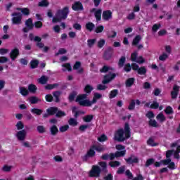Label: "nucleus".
Wrapping results in <instances>:
<instances>
[{
    "instance_id": "c9c22d12",
    "label": "nucleus",
    "mask_w": 180,
    "mask_h": 180,
    "mask_svg": "<svg viewBox=\"0 0 180 180\" xmlns=\"http://www.w3.org/2000/svg\"><path fill=\"white\" fill-rule=\"evenodd\" d=\"M28 89L30 92H32V94H34L36 91L37 90V87L34 84H30L28 86Z\"/></svg>"
},
{
    "instance_id": "4c0bfd02",
    "label": "nucleus",
    "mask_w": 180,
    "mask_h": 180,
    "mask_svg": "<svg viewBox=\"0 0 180 180\" xmlns=\"http://www.w3.org/2000/svg\"><path fill=\"white\" fill-rule=\"evenodd\" d=\"M94 27H95V25H94L92 22L86 24V29H87V30L89 32H92V30H94Z\"/></svg>"
},
{
    "instance_id": "e2e57ef3",
    "label": "nucleus",
    "mask_w": 180,
    "mask_h": 180,
    "mask_svg": "<svg viewBox=\"0 0 180 180\" xmlns=\"http://www.w3.org/2000/svg\"><path fill=\"white\" fill-rule=\"evenodd\" d=\"M160 27H161V24H155L152 27V30L155 32Z\"/></svg>"
},
{
    "instance_id": "4d7b16f0",
    "label": "nucleus",
    "mask_w": 180,
    "mask_h": 180,
    "mask_svg": "<svg viewBox=\"0 0 180 180\" xmlns=\"http://www.w3.org/2000/svg\"><path fill=\"white\" fill-rule=\"evenodd\" d=\"M39 6H49V1L47 0H42L39 3Z\"/></svg>"
},
{
    "instance_id": "774afa93",
    "label": "nucleus",
    "mask_w": 180,
    "mask_h": 180,
    "mask_svg": "<svg viewBox=\"0 0 180 180\" xmlns=\"http://www.w3.org/2000/svg\"><path fill=\"white\" fill-rule=\"evenodd\" d=\"M57 86V84H48L45 86L46 89H54Z\"/></svg>"
},
{
    "instance_id": "3c124183",
    "label": "nucleus",
    "mask_w": 180,
    "mask_h": 180,
    "mask_svg": "<svg viewBox=\"0 0 180 180\" xmlns=\"http://www.w3.org/2000/svg\"><path fill=\"white\" fill-rule=\"evenodd\" d=\"M98 140L100 141V143H103V141H106V140H108V136H106L105 134H103L98 138Z\"/></svg>"
},
{
    "instance_id": "8fccbe9b",
    "label": "nucleus",
    "mask_w": 180,
    "mask_h": 180,
    "mask_svg": "<svg viewBox=\"0 0 180 180\" xmlns=\"http://www.w3.org/2000/svg\"><path fill=\"white\" fill-rule=\"evenodd\" d=\"M30 103L34 104L37 103V102L40 101V99L37 98V97H30L29 98Z\"/></svg>"
},
{
    "instance_id": "7c9ffc66",
    "label": "nucleus",
    "mask_w": 180,
    "mask_h": 180,
    "mask_svg": "<svg viewBox=\"0 0 180 180\" xmlns=\"http://www.w3.org/2000/svg\"><path fill=\"white\" fill-rule=\"evenodd\" d=\"M110 167L112 168H116V167H119L120 165V162L119 161H111L109 162Z\"/></svg>"
},
{
    "instance_id": "9d476101",
    "label": "nucleus",
    "mask_w": 180,
    "mask_h": 180,
    "mask_svg": "<svg viewBox=\"0 0 180 180\" xmlns=\"http://www.w3.org/2000/svg\"><path fill=\"white\" fill-rule=\"evenodd\" d=\"M101 167L96 165H94L91 170L89 172V176H94L98 178L101 175Z\"/></svg>"
},
{
    "instance_id": "f704fd0d",
    "label": "nucleus",
    "mask_w": 180,
    "mask_h": 180,
    "mask_svg": "<svg viewBox=\"0 0 180 180\" xmlns=\"http://www.w3.org/2000/svg\"><path fill=\"white\" fill-rule=\"evenodd\" d=\"M62 67L63 68L62 69L63 71H71L72 70L71 65H70V63L63 64Z\"/></svg>"
},
{
    "instance_id": "ea45409f",
    "label": "nucleus",
    "mask_w": 180,
    "mask_h": 180,
    "mask_svg": "<svg viewBox=\"0 0 180 180\" xmlns=\"http://www.w3.org/2000/svg\"><path fill=\"white\" fill-rule=\"evenodd\" d=\"M95 148L94 146H93L91 147V148L88 151L87 153V155L88 157H94V155H95Z\"/></svg>"
},
{
    "instance_id": "f3484780",
    "label": "nucleus",
    "mask_w": 180,
    "mask_h": 180,
    "mask_svg": "<svg viewBox=\"0 0 180 180\" xmlns=\"http://www.w3.org/2000/svg\"><path fill=\"white\" fill-rule=\"evenodd\" d=\"M13 168V166L12 165H4L1 168V171H3V172H11Z\"/></svg>"
},
{
    "instance_id": "c756f323",
    "label": "nucleus",
    "mask_w": 180,
    "mask_h": 180,
    "mask_svg": "<svg viewBox=\"0 0 180 180\" xmlns=\"http://www.w3.org/2000/svg\"><path fill=\"white\" fill-rule=\"evenodd\" d=\"M147 144L148 146H150L151 147H155L156 146H158V143L154 142V139H153V138H150L148 141H147Z\"/></svg>"
},
{
    "instance_id": "423d86ee",
    "label": "nucleus",
    "mask_w": 180,
    "mask_h": 180,
    "mask_svg": "<svg viewBox=\"0 0 180 180\" xmlns=\"http://www.w3.org/2000/svg\"><path fill=\"white\" fill-rule=\"evenodd\" d=\"M172 150H168L166 153L167 158H169L171 155H174V158H176V160H179V153H180V146H178V143H174L171 146Z\"/></svg>"
},
{
    "instance_id": "338daca9",
    "label": "nucleus",
    "mask_w": 180,
    "mask_h": 180,
    "mask_svg": "<svg viewBox=\"0 0 180 180\" xmlns=\"http://www.w3.org/2000/svg\"><path fill=\"white\" fill-rule=\"evenodd\" d=\"M165 112L167 115H171V113L173 112L172 108L169 106L167 107V108L165 110Z\"/></svg>"
},
{
    "instance_id": "6e6d98bb",
    "label": "nucleus",
    "mask_w": 180,
    "mask_h": 180,
    "mask_svg": "<svg viewBox=\"0 0 180 180\" xmlns=\"http://www.w3.org/2000/svg\"><path fill=\"white\" fill-rule=\"evenodd\" d=\"M105 43H106V41H105V39H100L98 42V47H99V49H102V47L105 46Z\"/></svg>"
},
{
    "instance_id": "c03bdc74",
    "label": "nucleus",
    "mask_w": 180,
    "mask_h": 180,
    "mask_svg": "<svg viewBox=\"0 0 180 180\" xmlns=\"http://www.w3.org/2000/svg\"><path fill=\"white\" fill-rule=\"evenodd\" d=\"M95 43H96V39H89L87 41V46H89V47H94V44H95Z\"/></svg>"
},
{
    "instance_id": "5fc2aeb1",
    "label": "nucleus",
    "mask_w": 180,
    "mask_h": 180,
    "mask_svg": "<svg viewBox=\"0 0 180 180\" xmlns=\"http://www.w3.org/2000/svg\"><path fill=\"white\" fill-rule=\"evenodd\" d=\"M149 124L153 127H158V124L157 123V121H155V120H150L149 121Z\"/></svg>"
},
{
    "instance_id": "603ef678",
    "label": "nucleus",
    "mask_w": 180,
    "mask_h": 180,
    "mask_svg": "<svg viewBox=\"0 0 180 180\" xmlns=\"http://www.w3.org/2000/svg\"><path fill=\"white\" fill-rule=\"evenodd\" d=\"M68 129H70V126L68 125H63V126H61L60 128H59V130L61 133H64L65 131H67V130H68Z\"/></svg>"
},
{
    "instance_id": "b1692460",
    "label": "nucleus",
    "mask_w": 180,
    "mask_h": 180,
    "mask_svg": "<svg viewBox=\"0 0 180 180\" xmlns=\"http://www.w3.org/2000/svg\"><path fill=\"white\" fill-rule=\"evenodd\" d=\"M20 94H21L22 96H26L29 94V90L25 87H20Z\"/></svg>"
},
{
    "instance_id": "bf43d9fd",
    "label": "nucleus",
    "mask_w": 180,
    "mask_h": 180,
    "mask_svg": "<svg viewBox=\"0 0 180 180\" xmlns=\"http://www.w3.org/2000/svg\"><path fill=\"white\" fill-rule=\"evenodd\" d=\"M30 64H31V68H36V67L39 65V60H32Z\"/></svg>"
},
{
    "instance_id": "cd10ccee",
    "label": "nucleus",
    "mask_w": 180,
    "mask_h": 180,
    "mask_svg": "<svg viewBox=\"0 0 180 180\" xmlns=\"http://www.w3.org/2000/svg\"><path fill=\"white\" fill-rule=\"evenodd\" d=\"M31 112L33 113V115H41L43 113V110H40L39 108H32L31 109Z\"/></svg>"
},
{
    "instance_id": "58836bf2",
    "label": "nucleus",
    "mask_w": 180,
    "mask_h": 180,
    "mask_svg": "<svg viewBox=\"0 0 180 180\" xmlns=\"http://www.w3.org/2000/svg\"><path fill=\"white\" fill-rule=\"evenodd\" d=\"M30 40H34V41H41V38L39 37H34L32 34H30L29 36Z\"/></svg>"
},
{
    "instance_id": "052dcab7",
    "label": "nucleus",
    "mask_w": 180,
    "mask_h": 180,
    "mask_svg": "<svg viewBox=\"0 0 180 180\" xmlns=\"http://www.w3.org/2000/svg\"><path fill=\"white\" fill-rule=\"evenodd\" d=\"M34 27L37 29H40L41 27H43V22H41V21H37L34 22Z\"/></svg>"
},
{
    "instance_id": "20e7f679",
    "label": "nucleus",
    "mask_w": 180,
    "mask_h": 180,
    "mask_svg": "<svg viewBox=\"0 0 180 180\" xmlns=\"http://www.w3.org/2000/svg\"><path fill=\"white\" fill-rule=\"evenodd\" d=\"M68 7H65L63 8V10L58 11L56 16L53 18V23H57L67 19V17L68 16Z\"/></svg>"
},
{
    "instance_id": "0eeeda50",
    "label": "nucleus",
    "mask_w": 180,
    "mask_h": 180,
    "mask_svg": "<svg viewBox=\"0 0 180 180\" xmlns=\"http://www.w3.org/2000/svg\"><path fill=\"white\" fill-rule=\"evenodd\" d=\"M11 16L13 17L11 19L13 25H20L22 23V13L15 12Z\"/></svg>"
},
{
    "instance_id": "69168bd1",
    "label": "nucleus",
    "mask_w": 180,
    "mask_h": 180,
    "mask_svg": "<svg viewBox=\"0 0 180 180\" xmlns=\"http://www.w3.org/2000/svg\"><path fill=\"white\" fill-rule=\"evenodd\" d=\"M89 127V126L86 124L81 125L79 128V130H80V131H85Z\"/></svg>"
},
{
    "instance_id": "473e14b6",
    "label": "nucleus",
    "mask_w": 180,
    "mask_h": 180,
    "mask_svg": "<svg viewBox=\"0 0 180 180\" xmlns=\"http://www.w3.org/2000/svg\"><path fill=\"white\" fill-rule=\"evenodd\" d=\"M17 11H20L22 13V15H27L30 13V11L27 8H17Z\"/></svg>"
},
{
    "instance_id": "a18cd8bd",
    "label": "nucleus",
    "mask_w": 180,
    "mask_h": 180,
    "mask_svg": "<svg viewBox=\"0 0 180 180\" xmlns=\"http://www.w3.org/2000/svg\"><path fill=\"white\" fill-rule=\"evenodd\" d=\"M70 126H77L78 124V122H77V120L74 118H70L68 122Z\"/></svg>"
},
{
    "instance_id": "680f3d73",
    "label": "nucleus",
    "mask_w": 180,
    "mask_h": 180,
    "mask_svg": "<svg viewBox=\"0 0 180 180\" xmlns=\"http://www.w3.org/2000/svg\"><path fill=\"white\" fill-rule=\"evenodd\" d=\"M103 25H99L98 27H97L95 30L96 33H102V32H103Z\"/></svg>"
},
{
    "instance_id": "5701e85b",
    "label": "nucleus",
    "mask_w": 180,
    "mask_h": 180,
    "mask_svg": "<svg viewBox=\"0 0 180 180\" xmlns=\"http://www.w3.org/2000/svg\"><path fill=\"white\" fill-rule=\"evenodd\" d=\"M101 16H102V10L98 9L97 11H96L95 17L96 20H101Z\"/></svg>"
},
{
    "instance_id": "1a4fd4ad",
    "label": "nucleus",
    "mask_w": 180,
    "mask_h": 180,
    "mask_svg": "<svg viewBox=\"0 0 180 180\" xmlns=\"http://www.w3.org/2000/svg\"><path fill=\"white\" fill-rule=\"evenodd\" d=\"M137 56H139V53H137V51L134 52L131 55V61H135V63H138V64H143L145 63L146 60L143 56H139L137 58Z\"/></svg>"
},
{
    "instance_id": "ddd939ff",
    "label": "nucleus",
    "mask_w": 180,
    "mask_h": 180,
    "mask_svg": "<svg viewBox=\"0 0 180 180\" xmlns=\"http://www.w3.org/2000/svg\"><path fill=\"white\" fill-rule=\"evenodd\" d=\"M73 11H83L84 7L82 6V4L79 1L75 2L72 6Z\"/></svg>"
},
{
    "instance_id": "c85d7f7f",
    "label": "nucleus",
    "mask_w": 180,
    "mask_h": 180,
    "mask_svg": "<svg viewBox=\"0 0 180 180\" xmlns=\"http://www.w3.org/2000/svg\"><path fill=\"white\" fill-rule=\"evenodd\" d=\"M50 131L51 134H52L53 136H55V134H57L58 133V129L56 125L52 126L50 129Z\"/></svg>"
},
{
    "instance_id": "f257e3e1",
    "label": "nucleus",
    "mask_w": 180,
    "mask_h": 180,
    "mask_svg": "<svg viewBox=\"0 0 180 180\" xmlns=\"http://www.w3.org/2000/svg\"><path fill=\"white\" fill-rule=\"evenodd\" d=\"M87 96V94L79 95L76 98V102H78L79 105H80L81 106H86L87 108H89L92 105H94V103H96V102H98L99 99H101L102 94L99 93H94L92 101L86 99Z\"/></svg>"
},
{
    "instance_id": "13d9d810",
    "label": "nucleus",
    "mask_w": 180,
    "mask_h": 180,
    "mask_svg": "<svg viewBox=\"0 0 180 180\" xmlns=\"http://www.w3.org/2000/svg\"><path fill=\"white\" fill-rule=\"evenodd\" d=\"M124 61H126V58L124 56L121 57L118 63L119 67H122L124 64Z\"/></svg>"
},
{
    "instance_id": "37998d69",
    "label": "nucleus",
    "mask_w": 180,
    "mask_h": 180,
    "mask_svg": "<svg viewBox=\"0 0 180 180\" xmlns=\"http://www.w3.org/2000/svg\"><path fill=\"white\" fill-rule=\"evenodd\" d=\"M140 40H141V37H140V35L136 36L133 40V43H132L133 46H136L139 44V42L140 41Z\"/></svg>"
},
{
    "instance_id": "a211bd4d",
    "label": "nucleus",
    "mask_w": 180,
    "mask_h": 180,
    "mask_svg": "<svg viewBox=\"0 0 180 180\" xmlns=\"http://www.w3.org/2000/svg\"><path fill=\"white\" fill-rule=\"evenodd\" d=\"M169 160H163L160 162H155V167H160L161 165H167V164H169Z\"/></svg>"
},
{
    "instance_id": "6e6552de",
    "label": "nucleus",
    "mask_w": 180,
    "mask_h": 180,
    "mask_svg": "<svg viewBox=\"0 0 180 180\" xmlns=\"http://www.w3.org/2000/svg\"><path fill=\"white\" fill-rule=\"evenodd\" d=\"M131 68L134 70V71H137L138 74L139 75H146L147 73V69L145 67H139V65L136 63H133L131 65Z\"/></svg>"
},
{
    "instance_id": "bb28decb",
    "label": "nucleus",
    "mask_w": 180,
    "mask_h": 180,
    "mask_svg": "<svg viewBox=\"0 0 180 180\" xmlns=\"http://www.w3.org/2000/svg\"><path fill=\"white\" fill-rule=\"evenodd\" d=\"M92 91H94V87L89 84L86 85L84 87V92H86V94H91Z\"/></svg>"
},
{
    "instance_id": "2f4dec72",
    "label": "nucleus",
    "mask_w": 180,
    "mask_h": 180,
    "mask_svg": "<svg viewBox=\"0 0 180 180\" xmlns=\"http://www.w3.org/2000/svg\"><path fill=\"white\" fill-rule=\"evenodd\" d=\"M73 70H78V72H82V70L81 69V63L76 62L73 66Z\"/></svg>"
},
{
    "instance_id": "4be33fe9",
    "label": "nucleus",
    "mask_w": 180,
    "mask_h": 180,
    "mask_svg": "<svg viewBox=\"0 0 180 180\" xmlns=\"http://www.w3.org/2000/svg\"><path fill=\"white\" fill-rule=\"evenodd\" d=\"M25 26L27 29H33V20L32 18H29L25 21Z\"/></svg>"
},
{
    "instance_id": "aec40b11",
    "label": "nucleus",
    "mask_w": 180,
    "mask_h": 180,
    "mask_svg": "<svg viewBox=\"0 0 180 180\" xmlns=\"http://www.w3.org/2000/svg\"><path fill=\"white\" fill-rule=\"evenodd\" d=\"M72 113H74V116L75 117H78V116H79V115L81 114H84L85 112H82V111H78L77 110V107H72Z\"/></svg>"
},
{
    "instance_id": "a878e982",
    "label": "nucleus",
    "mask_w": 180,
    "mask_h": 180,
    "mask_svg": "<svg viewBox=\"0 0 180 180\" xmlns=\"http://www.w3.org/2000/svg\"><path fill=\"white\" fill-rule=\"evenodd\" d=\"M94 149L96 150V151H97L98 153H102V151H105V146H94Z\"/></svg>"
},
{
    "instance_id": "72a5a7b5",
    "label": "nucleus",
    "mask_w": 180,
    "mask_h": 180,
    "mask_svg": "<svg viewBox=\"0 0 180 180\" xmlns=\"http://www.w3.org/2000/svg\"><path fill=\"white\" fill-rule=\"evenodd\" d=\"M169 56V55H168V53H163L159 56L160 61H165L168 58Z\"/></svg>"
},
{
    "instance_id": "f8f14e48",
    "label": "nucleus",
    "mask_w": 180,
    "mask_h": 180,
    "mask_svg": "<svg viewBox=\"0 0 180 180\" xmlns=\"http://www.w3.org/2000/svg\"><path fill=\"white\" fill-rule=\"evenodd\" d=\"M179 92V86L174 85L173 87V91L171 93L172 98L176 99V98L178 96Z\"/></svg>"
},
{
    "instance_id": "4468645a",
    "label": "nucleus",
    "mask_w": 180,
    "mask_h": 180,
    "mask_svg": "<svg viewBox=\"0 0 180 180\" xmlns=\"http://www.w3.org/2000/svg\"><path fill=\"white\" fill-rule=\"evenodd\" d=\"M103 18L104 20H109V19H112V11H105L103 13Z\"/></svg>"
},
{
    "instance_id": "9b49d317",
    "label": "nucleus",
    "mask_w": 180,
    "mask_h": 180,
    "mask_svg": "<svg viewBox=\"0 0 180 180\" xmlns=\"http://www.w3.org/2000/svg\"><path fill=\"white\" fill-rule=\"evenodd\" d=\"M26 136H27V132L25 129L19 131L15 134V137L18 141H25Z\"/></svg>"
},
{
    "instance_id": "7ed1b4c3",
    "label": "nucleus",
    "mask_w": 180,
    "mask_h": 180,
    "mask_svg": "<svg viewBox=\"0 0 180 180\" xmlns=\"http://www.w3.org/2000/svg\"><path fill=\"white\" fill-rule=\"evenodd\" d=\"M116 150L118 151L115 154L111 153L110 155H103L101 158L102 160H114L115 157H123L126 154V148L122 145H117L115 146Z\"/></svg>"
},
{
    "instance_id": "412c9836",
    "label": "nucleus",
    "mask_w": 180,
    "mask_h": 180,
    "mask_svg": "<svg viewBox=\"0 0 180 180\" xmlns=\"http://www.w3.org/2000/svg\"><path fill=\"white\" fill-rule=\"evenodd\" d=\"M39 84L44 85V84H47V81H49V77L46 76H42L39 79H37Z\"/></svg>"
},
{
    "instance_id": "09e8293b",
    "label": "nucleus",
    "mask_w": 180,
    "mask_h": 180,
    "mask_svg": "<svg viewBox=\"0 0 180 180\" xmlns=\"http://www.w3.org/2000/svg\"><path fill=\"white\" fill-rule=\"evenodd\" d=\"M37 130L39 133H46V128L42 125L37 127Z\"/></svg>"
},
{
    "instance_id": "dca6fc26",
    "label": "nucleus",
    "mask_w": 180,
    "mask_h": 180,
    "mask_svg": "<svg viewBox=\"0 0 180 180\" xmlns=\"http://www.w3.org/2000/svg\"><path fill=\"white\" fill-rule=\"evenodd\" d=\"M127 164H136L139 162V159L136 156H131L128 159H125Z\"/></svg>"
},
{
    "instance_id": "a19ab883",
    "label": "nucleus",
    "mask_w": 180,
    "mask_h": 180,
    "mask_svg": "<svg viewBox=\"0 0 180 180\" xmlns=\"http://www.w3.org/2000/svg\"><path fill=\"white\" fill-rule=\"evenodd\" d=\"M165 51L166 52V54H168V56H169V54H171L172 51V48L169 45H166L165 46Z\"/></svg>"
},
{
    "instance_id": "6ab92c4d",
    "label": "nucleus",
    "mask_w": 180,
    "mask_h": 180,
    "mask_svg": "<svg viewBox=\"0 0 180 180\" xmlns=\"http://www.w3.org/2000/svg\"><path fill=\"white\" fill-rule=\"evenodd\" d=\"M46 112L49 115H56V113H57L58 109L56 107H51V108L47 109Z\"/></svg>"
},
{
    "instance_id": "79ce46f5",
    "label": "nucleus",
    "mask_w": 180,
    "mask_h": 180,
    "mask_svg": "<svg viewBox=\"0 0 180 180\" xmlns=\"http://www.w3.org/2000/svg\"><path fill=\"white\" fill-rule=\"evenodd\" d=\"M156 119H158L159 122H165V116L162 113L158 115Z\"/></svg>"
},
{
    "instance_id": "de8ad7c7",
    "label": "nucleus",
    "mask_w": 180,
    "mask_h": 180,
    "mask_svg": "<svg viewBox=\"0 0 180 180\" xmlns=\"http://www.w3.org/2000/svg\"><path fill=\"white\" fill-rule=\"evenodd\" d=\"M167 160H170L169 162V163L167 165H168V168H169V169H175V168H176L175 162H171V159H167Z\"/></svg>"
},
{
    "instance_id": "864d4df0",
    "label": "nucleus",
    "mask_w": 180,
    "mask_h": 180,
    "mask_svg": "<svg viewBox=\"0 0 180 180\" xmlns=\"http://www.w3.org/2000/svg\"><path fill=\"white\" fill-rule=\"evenodd\" d=\"M15 127L17 128V130H22V129L25 127V125L23 124V122L20 121L16 124Z\"/></svg>"
},
{
    "instance_id": "e433bc0d",
    "label": "nucleus",
    "mask_w": 180,
    "mask_h": 180,
    "mask_svg": "<svg viewBox=\"0 0 180 180\" xmlns=\"http://www.w3.org/2000/svg\"><path fill=\"white\" fill-rule=\"evenodd\" d=\"M134 78L131 77V78H129L127 80L126 82V86H131V85H133V84H134Z\"/></svg>"
},
{
    "instance_id": "39448f33",
    "label": "nucleus",
    "mask_w": 180,
    "mask_h": 180,
    "mask_svg": "<svg viewBox=\"0 0 180 180\" xmlns=\"http://www.w3.org/2000/svg\"><path fill=\"white\" fill-rule=\"evenodd\" d=\"M100 71L101 72H109L108 75L104 77L103 84H109L116 77V75L113 73V69L110 67L104 66Z\"/></svg>"
},
{
    "instance_id": "f03ea898",
    "label": "nucleus",
    "mask_w": 180,
    "mask_h": 180,
    "mask_svg": "<svg viewBox=\"0 0 180 180\" xmlns=\"http://www.w3.org/2000/svg\"><path fill=\"white\" fill-rule=\"evenodd\" d=\"M130 137V126L129 124H125L124 128L120 129L115 132L114 140H117V141H124L126 139H129Z\"/></svg>"
},
{
    "instance_id": "0e129e2a",
    "label": "nucleus",
    "mask_w": 180,
    "mask_h": 180,
    "mask_svg": "<svg viewBox=\"0 0 180 180\" xmlns=\"http://www.w3.org/2000/svg\"><path fill=\"white\" fill-rule=\"evenodd\" d=\"M56 116H57V117H63L65 116V112H64L63 111H61V110H58L56 112Z\"/></svg>"
},
{
    "instance_id": "2eb2a0df",
    "label": "nucleus",
    "mask_w": 180,
    "mask_h": 180,
    "mask_svg": "<svg viewBox=\"0 0 180 180\" xmlns=\"http://www.w3.org/2000/svg\"><path fill=\"white\" fill-rule=\"evenodd\" d=\"M19 56V49H14L11 51L10 53V57L13 60L16 59V57Z\"/></svg>"
},
{
    "instance_id": "393cba45",
    "label": "nucleus",
    "mask_w": 180,
    "mask_h": 180,
    "mask_svg": "<svg viewBox=\"0 0 180 180\" xmlns=\"http://www.w3.org/2000/svg\"><path fill=\"white\" fill-rule=\"evenodd\" d=\"M92 119H94V116L92 115H89L83 117V120L86 123H89V122H91Z\"/></svg>"
},
{
    "instance_id": "49530a36",
    "label": "nucleus",
    "mask_w": 180,
    "mask_h": 180,
    "mask_svg": "<svg viewBox=\"0 0 180 180\" xmlns=\"http://www.w3.org/2000/svg\"><path fill=\"white\" fill-rule=\"evenodd\" d=\"M117 95V90H112L110 91L109 98L110 99H113Z\"/></svg>"
}]
</instances>
